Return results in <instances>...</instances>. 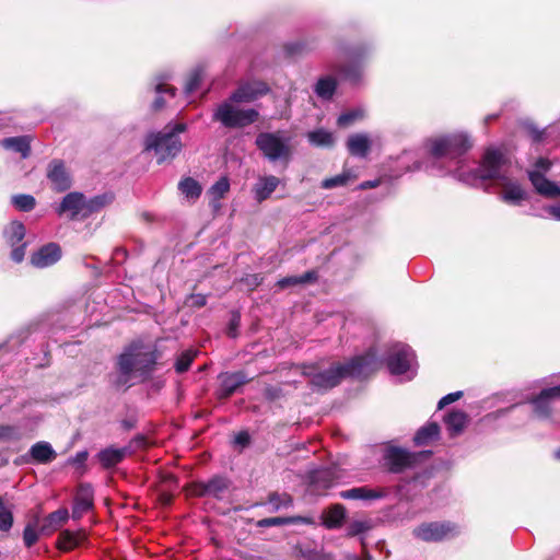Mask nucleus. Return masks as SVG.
Masks as SVG:
<instances>
[{
  "instance_id": "obj_47",
  "label": "nucleus",
  "mask_w": 560,
  "mask_h": 560,
  "mask_svg": "<svg viewBox=\"0 0 560 560\" xmlns=\"http://www.w3.org/2000/svg\"><path fill=\"white\" fill-rule=\"evenodd\" d=\"M350 177H351L350 172L345 171L339 175H336V176H332L329 178H325L322 182L320 186L324 189H331V188L339 187V186H346L349 183Z\"/></svg>"
},
{
  "instance_id": "obj_26",
  "label": "nucleus",
  "mask_w": 560,
  "mask_h": 560,
  "mask_svg": "<svg viewBox=\"0 0 560 560\" xmlns=\"http://www.w3.org/2000/svg\"><path fill=\"white\" fill-rule=\"evenodd\" d=\"M31 462L36 464H48L56 459L57 453L48 442H37L28 451Z\"/></svg>"
},
{
  "instance_id": "obj_3",
  "label": "nucleus",
  "mask_w": 560,
  "mask_h": 560,
  "mask_svg": "<svg viewBox=\"0 0 560 560\" xmlns=\"http://www.w3.org/2000/svg\"><path fill=\"white\" fill-rule=\"evenodd\" d=\"M184 122L167 124L161 131L150 132L144 139V151H154L158 164L175 159L183 149L179 133L185 132Z\"/></svg>"
},
{
  "instance_id": "obj_24",
  "label": "nucleus",
  "mask_w": 560,
  "mask_h": 560,
  "mask_svg": "<svg viewBox=\"0 0 560 560\" xmlns=\"http://www.w3.org/2000/svg\"><path fill=\"white\" fill-rule=\"evenodd\" d=\"M279 184L280 179L275 175L259 177L258 182L253 187L255 200L259 203L267 200Z\"/></svg>"
},
{
  "instance_id": "obj_29",
  "label": "nucleus",
  "mask_w": 560,
  "mask_h": 560,
  "mask_svg": "<svg viewBox=\"0 0 560 560\" xmlns=\"http://www.w3.org/2000/svg\"><path fill=\"white\" fill-rule=\"evenodd\" d=\"M441 429L438 422H428L419 428L413 436L416 446H424L440 438Z\"/></svg>"
},
{
  "instance_id": "obj_7",
  "label": "nucleus",
  "mask_w": 560,
  "mask_h": 560,
  "mask_svg": "<svg viewBox=\"0 0 560 560\" xmlns=\"http://www.w3.org/2000/svg\"><path fill=\"white\" fill-rule=\"evenodd\" d=\"M341 364L346 378L352 377L358 380H365L370 377L382 366V362L377 358V353L374 348H370L363 354L355 355Z\"/></svg>"
},
{
  "instance_id": "obj_11",
  "label": "nucleus",
  "mask_w": 560,
  "mask_h": 560,
  "mask_svg": "<svg viewBox=\"0 0 560 560\" xmlns=\"http://www.w3.org/2000/svg\"><path fill=\"white\" fill-rule=\"evenodd\" d=\"M59 217L67 215L70 221H84L88 219L85 195L80 191L68 192L56 208Z\"/></svg>"
},
{
  "instance_id": "obj_27",
  "label": "nucleus",
  "mask_w": 560,
  "mask_h": 560,
  "mask_svg": "<svg viewBox=\"0 0 560 560\" xmlns=\"http://www.w3.org/2000/svg\"><path fill=\"white\" fill-rule=\"evenodd\" d=\"M291 524H306V525H314L315 521L313 517L310 516H276V517H266L259 520L256 525L257 527H271V526H283V525H291Z\"/></svg>"
},
{
  "instance_id": "obj_41",
  "label": "nucleus",
  "mask_w": 560,
  "mask_h": 560,
  "mask_svg": "<svg viewBox=\"0 0 560 560\" xmlns=\"http://www.w3.org/2000/svg\"><path fill=\"white\" fill-rule=\"evenodd\" d=\"M229 190L230 179L228 176H222L208 189V194L218 202L220 199L224 198Z\"/></svg>"
},
{
  "instance_id": "obj_40",
  "label": "nucleus",
  "mask_w": 560,
  "mask_h": 560,
  "mask_svg": "<svg viewBox=\"0 0 560 560\" xmlns=\"http://www.w3.org/2000/svg\"><path fill=\"white\" fill-rule=\"evenodd\" d=\"M26 234L25 226L20 221H13L9 225V230L7 232V240L11 247L16 246L18 244H22Z\"/></svg>"
},
{
  "instance_id": "obj_30",
  "label": "nucleus",
  "mask_w": 560,
  "mask_h": 560,
  "mask_svg": "<svg viewBox=\"0 0 560 560\" xmlns=\"http://www.w3.org/2000/svg\"><path fill=\"white\" fill-rule=\"evenodd\" d=\"M86 539L85 533L82 530L71 532L69 529L62 530L57 539V548L62 551H70Z\"/></svg>"
},
{
  "instance_id": "obj_10",
  "label": "nucleus",
  "mask_w": 560,
  "mask_h": 560,
  "mask_svg": "<svg viewBox=\"0 0 560 560\" xmlns=\"http://www.w3.org/2000/svg\"><path fill=\"white\" fill-rule=\"evenodd\" d=\"M506 162L505 155L500 150L489 148L485 151L476 174L483 180L501 179L503 178L501 176V168Z\"/></svg>"
},
{
  "instance_id": "obj_20",
  "label": "nucleus",
  "mask_w": 560,
  "mask_h": 560,
  "mask_svg": "<svg viewBox=\"0 0 560 560\" xmlns=\"http://www.w3.org/2000/svg\"><path fill=\"white\" fill-rule=\"evenodd\" d=\"M131 453L132 451H129V447L116 448L108 446L101 450L96 457L104 469H110L120 464Z\"/></svg>"
},
{
  "instance_id": "obj_49",
  "label": "nucleus",
  "mask_w": 560,
  "mask_h": 560,
  "mask_svg": "<svg viewBox=\"0 0 560 560\" xmlns=\"http://www.w3.org/2000/svg\"><path fill=\"white\" fill-rule=\"evenodd\" d=\"M372 526L369 521H353L349 524L347 533L348 536L354 537L370 530Z\"/></svg>"
},
{
  "instance_id": "obj_48",
  "label": "nucleus",
  "mask_w": 560,
  "mask_h": 560,
  "mask_svg": "<svg viewBox=\"0 0 560 560\" xmlns=\"http://www.w3.org/2000/svg\"><path fill=\"white\" fill-rule=\"evenodd\" d=\"M283 49L289 57L302 56L310 51L307 44L304 42L289 43L283 46Z\"/></svg>"
},
{
  "instance_id": "obj_17",
  "label": "nucleus",
  "mask_w": 560,
  "mask_h": 560,
  "mask_svg": "<svg viewBox=\"0 0 560 560\" xmlns=\"http://www.w3.org/2000/svg\"><path fill=\"white\" fill-rule=\"evenodd\" d=\"M560 398V385L545 388L537 396L530 399L534 413L540 419H547L551 416V400Z\"/></svg>"
},
{
  "instance_id": "obj_56",
  "label": "nucleus",
  "mask_w": 560,
  "mask_h": 560,
  "mask_svg": "<svg viewBox=\"0 0 560 560\" xmlns=\"http://www.w3.org/2000/svg\"><path fill=\"white\" fill-rule=\"evenodd\" d=\"M186 304L194 308H201L207 304V296L200 293H192L187 298Z\"/></svg>"
},
{
  "instance_id": "obj_53",
  "label": "nucleus",
  "mask_w": 560,
  "mask_h": 560,
  "mask_svg": "<svg viewBox=\"0 0 560 560\" xmlns=\"http://www.w3.org/2000/svg\"><path fill=\"white\" fill-rule=\"evenodd\" d=\"M38 540V533L32 524H27L23 530V541L27 548L34 546Z\"/></svg>"
},
{
  "instance_id": "obj_12",
  "label": "nucleus",
  "mask_w": 560,
  "mask_h": 560,
  "mask_svg": "<svg viewBox=\"0 0 560 560\" xmlns=\"http://www.w3.org/2000/svg\"><path fill=\"white\" fill-rule=\"evenodd\" d=\"M413 352L408 345H394L386 357V366L393 375H402L410 369Z\"/></svg>"
},
{
  "instance_id": "obj_33",
  "label": "nucleus",
  "mask_w": 560,
  "mask_h": 560,
  "mask_svg": "<svg viewBox=\"0 0 560 560\" xmlns=\"http://www.w3.org/2000/svg\"><path fill=\"white\" fill-rule=\"evenodd\" d=\"M347 149L351 155L366 156L371 149V142L368 136L355 133L348 138Z\"/></svg>"
},
{
  "instance_id": "obj_63",
  "label": "nucleus",
  "mask_w": 560,
  "mask_h": 560,
  "mask_svg": "<svg viewBox=\"0 0 560 560\" xmlns=\"http://www.w3.org/2000/svg\"><path fill=\"white\" fill-rule=\"evenodd\" d=\"M89 457L88 451H81L75 454L74 457L69 459V463L78 467H84V464Z\"/></svg>"
},
{
  "instance_id": "obj_34",
  "label": "nucleus",
  "mask_w": 560,
  "mask_h": 560,
  "mask_svg": "<svg viewBox=\"0 0 560 560\" xmlns=\"http://www.w3.org/2000/svg\"><path fill=\"white\" fill-rule=\"evenodd\" d=\"M526 191L516 183L505 184L501 194V200L513 206L521 205V202L526 200Z\"/></svg>"
},
{
  "instance_id": "obj_8",
  "label": "nucleus",
  "mask_w": 560,
  "mask_h": 560,
  "mask_svg": "<svg viewBox=\"0 0 560 560\" xmlns=\"http://www.w3.org/2000/svg\"><path fill=\"white\" fill-rule=\"evenodd\" d=\"M342 56L346 59L353 60L352 63H336L332 69L345 80L358 82L361 78V61L368 55V47L359 45L357 47H341Z\"/></svg>"
},
{
  "instance_id": "obj_61",
  "label": "nucleus",
  "mask_w": 560,
  "mask_h": 560,
  "mask_svg": "<svg viewBox=\"0 0 560 560\" xmlns=\"http://www.w3.org/2000/svg\"><path fill=\"white\" fill-rule=\"evenodd\" d=\"M299 277L300 284L314 283L318 280V272L316 270H307Z\"/></svg>"
},
{
  "instance_id": "obj_52",
  "label": "nucleus",
  "mask_w": 560,
  "mask_h": 560,
  "mask_svg": "<svg viewBox=\"0 0 560 560\" xmlns=\"http://www.w3.org/2000/svg\"><path fill=\"white\" fill-rule=\"evenodd\" d=\"M21 439L19 429L14 425H0V440L18 441Z\"/></svg>"
},
{
  "instance_id": "obj_45",
  "label": "nucleus",
  "mask_w": 560,
  "mask_h": 560,
  "mask_svg": "<svg viewBox=\"0 0 560 560\" xmlns=\"http://www.w3.org/2000/svg\"><path fill=\"white\" fill-rule=\"evenodd\" d=\"M203 79V69L197 67L192 69L187 75L184 90L187 94L195 92Z\"/></svg>"
},
{
  "instance_id": "obj_19",
  "label": "nucleus",
  "mask_w": 560,
  "mask_h": 560,
  "mask_svg": "<svg viewBox=\"0 0 560 560\" xmlns=\"http://www.w3.org/2000/svg\"><path fill=\"white\" fill-rule=\"evenodd\" d=\"M347 516V510L341 503L330 504L322 513V525L327 529L340 528Z\"/></svg>"
},
{
  "instance_id": "obj_32",
  "label": "nucleus",
  "mask_w": 560,
  "mask_h": 560,
  "mask_svg": "<svg viewBox=\"0 0 560 560\" xmlns=\"http://www.w3.org/2000/svg\"><path fill=\"white\" fill-rule=\"evenodd\" d=\"M115 200V194L113 191H106L96 195L90 199L85 197L86 215H91L101 212L106 207L110 206Z\"/></svg>"
},
{
  "instance_id": "obj_44",
  "label": "nucleus",
  "mask_w": 560,
  "mask_h": 560,
  "mask_svg": "<svg viewBox=\"0 0 560 560\" xmlns=\"http://www.w3.org/2000/svg\"><path fill=\"white\" fill-rule=\"evenodd\" d=\"M12 205L20 211L30 212L36 206V200L32 195L20 194L14 195L11 199Z\"/></svg>"
},
{
  "instance_id": "obj_57",
  "label": "nucleus",
  "mask_w": 560,
  "mask_h": 560,
  "mask_svg": "<svg viewBox=\"0 0 560 560\" xmlns=\"http://www.w3.org/2000/svg\"><path fill=\"white\" fill-rule=\"evenodd\" d=\"M464 393L462 390L450 393L442 397L438 402V409L441 410L450 404H453L463 397Z\"/></svg>"
},
{
  "instance_id": "obj_59",
  "label": "nucleus",
  "mask_w": 560,
  "mask_h": 560,
  "mask_svg": "<svg viewBox=\"0 0 560 560\" xmlns=\"http://www.w3.org/2000/svg\"><path fill=\"white\" fill-rule=\"evenodd\" d=\"M129 450L135 447L136 450H145L149 447L148 438L144 434H137L133 436L127 446Z\"/></svg>"
},
{
  "instance_id": "obj_18",
  "label": "nucleus",
  "mask_w": 560,
  "mask_h": 560,
  "mask_svg": "<svg viewBox=\"0 0 560 560\" xmlns=\"http://www.w3.org/2000/svg\"><path fill=\"white\" fill-rule=\"evenodd\" d=\"M61 258V247L59 244L50 242L33 253L30 262L35 268H46L56 264Z\"/></svg>"
},
{
  "instance_id": "obj_9",
  "label": "nucleus",
  "mask_w": 560,
  "mask_h": 560,
  "mask_svg": "<svg viewBox=\"0 0 560 560\" xmlns=\"http://www.w3.org/2000/svg\"><path fill=\"white\" fill-rule=\"evenodd\" d=\"M412 534L425 542L442 541L459 534L458 526L450 521L429 522L417 526Z\"/></svg>"
},
{
  "instance_id": "obj_14",
  "label": "nucleus",
  "mask_w": 560,
  "mask_h": 560,
  "mask_svg": "<svg viewBox=\"0 0 560 560\" xmlns=\"http://www.w3.org/2000/svg\"><path fill=\"white\" fill-rule=\"evenodd\" d=\"M346 378L342 364L334 363L325 371H318L313 378V388L318 392H326L338 386Z\"/></svg>"
},
{
  "instance_id": "obj_58",
  "label": "nucleus",
  "mask_w": 560,
  "mask_h": 560,
  "mask_svg": "<svg viewBox=\"0 0 560 560\" xmlns=\"http://www.w3.org/2000/svg\"><path fill=\"white\" fill-rule=\"evenodd\" d=\"M241 325V315L237 312L232 313V317L229 322L228 336L235 338L237 336V329Z\"/></svg>"
},
{
  "instance_id": "obj_50",
  "label": "nucleus",
  "mask_w": 560,
  "mask_h": 560,
  "mask_svg": "<svg viewBox=\"0 0 560 560\" xmlns=\"http://www.w3.org/2000/svg\"><path fill=\"white\" fill-rule=\"evenodd\" d=\"M362 116L363 114L360 110H350L342 113L337 119V125L341 128H347Z\"/></svg>"
},
{
  "instance_id": "obj_23",
  "label": "nucleus",
  "mask_w": 560,
  "mask_h": 560,
  "mask_svg": "<svg viewBox=\"0 0 560 560\" xmlns=\"http://www.w3.org/2000/svg\"><path fill=\"white\" fill-rule=\"evenodd\" d=\"M69 520V512L66 508L58 509L48 514L42 522L39 532L43 535H51L61 528Z\"/></svg>"
},
{
  "instance_id": "obj_6",
  "label": "nucleus",
  "mask_w": 560,
  "mask_h": 560,
  "mask_svg": "<svg viewBox=\"0 0 560 560\" xmlns=\"http://www.w3.org/2000/svg\"><path fill=\"white\" fill-rule=\"evenodd\" d=\"M289 140L290 139H283L280 136V131L260 132L255 139V145L268 161H283L288 164L292 158V149L289 144Z\"/></svg>"
},
{
  "instance_id": "obj_2",
  "label": "nucleus",
  "mask_w": 560,
  "mask_h": 560,
  "mask_svg": "<svg viewBox=\"0 0 560 560\" xmlns=\"http://www.w3.org/2000/svg\"><path fill=\"white\" fill-rule=\"evenodd\" d=\"M162 352L155 347L143 345L141 341H133L129 347L118 355L116 366L118 371L125 374H137L142 382L151 380L158 365Z\"/></svg>"
},
{
  "instance_id": "obj_35",
  "label": "nucleus",
  "mask_w": 560,
  "mask_h": 560,
  "mask_svg": "<svg viewBox=\"0 0 560 560\" xmlns=\"http://www.w3.org/2000/svg\"><path fill=\"white\" fill-rule=\"evenodd\" d=\"M230 486L231 480L229 478L221 475H214L208 480V495H211L217 500H221Z\"/></svg>"
},
{
  "instance_id": "obj_22",
  "label": "nucleus",
  "mask_w": 560,
  "mask_h": 560,
  "mask_svg": "<svg viewBox=\"0 0 560 560\" xmlns=\"http://www.w3.org/2000/svg\"><path fill=\"white\" fill-rule=\"evenodd\" d=\"M528 177L538 194L545 197L555 198L560 195V187L546 178L539 171H532Z\"/></svg>"
},
{
  "instance_id": "obj_60",
  "label": "nucleus",
  "mask_w": 560,
  "mask_h": 560,
  "mask_svg": "<svg viewBox=\"0 0 560 560\" xmlns=\"http://www.w3.org/2000/svg\"><path fill=\"white\" fill-rule=\"evenodd\" d=\"M26 246H27L26 243H22V244H18L16 246L12 247L13 249L11 252V259L14 262L20 264L23 261L24 256H25Z\"/></svg>"
},
{
  "instance_id": "obj_36",
  "label": "nucleus",
  "mask_w": 560,
  "mask_h": 560,
  "mask_svg": "<svg viewBox=\"0 0 560 560\" xmlns=\"http://www.w3.org/2000/svg\"><path fill=\"white\" fill-rule=\"evenodd\" d=\"M178 189L188 199H198L202 192V187L195 178L187 176L178 183Z\"/></svg>"
},
{
  "instance_id": "obj_31",
  "label": "nucleus",
  "mask_w": 560,
  "mask_h": 560,
  "mask_svg": "<svg viewBox=\"0 0 560 560\" xmlns=\"http://www.w3.org/2000/svg\"><path fill=\"white\" fill-rule=\"evenodd\" d=\"M31 137L18 136L4 138L1 145L7 150H12L21 154L22 159H27L31 155Z\"/></svg>"
},
{
  "instance_id": "obj_39",
  "label": "nucleus",
  "mask_w": 560,
  "mask_h": 560,
  "mask_svg": "<svg viewBox=\"0 0 560 560\" xmlns=\"http://www.w3.org/2000/svg\"><path fill=\"white\" fill-rule=\"evenodd\" d=\"M154 91L159 95L155 97L151 105L153 112H160L165 107L166 102L162 94L166 93L170 95V97H175L176 95V88L165 83L156 84Z\"/></svg>"
},
{
  "instance_id": "obj_25",
  "label": "nucleus",
  "mask_w": 560,
  "mask_h": 560,
  "mask_svg": "<svg viewBox=\"0 0 560 560\" xmlns=\"http://www.w3.org/2000/svg\"><path fill=\"white\" fill-rule=\"evenodd\" d=\"M339 497L343 500H377L385 497V491L363 486L340 491Z\"/></svg>"
},
{
  "instance_id": "obj_15",
  "label": "nucleus",
  "mask_w": 560,
  "mask_h": 560,
  "mask_svg": "<svg viewBox=\"0 0 560 560\" xmlns=\"http://www.w3.org/2000/svg\"><path fill=\"white\" fill-rule=\"evenodd\" d=\"M47 178L57 192H63L72 186V178L62 160L55 159L48 164Z\"/></svg>"
},
{
  "instance_id": "obj_43",
  "label": "nucleus",
  "mask_w": 560,
  "mask_h": 560,
  "mask_svg": "<svg viewBox=\"0 0 560 560\" xmlns=\"http://www.w3.org/2000/svg\"><path fill=\"white\" fill-rule=\"evenodd\" d=\"M14 523L13 512L0 497V532L8 533Z\"/></svg>"
},
{
  "instance_id": "obj_16",
  "label": "nucleus",
  "mask_w": 560,
  "mask_h": 560,
  "mask_svg": "<svg viewBox=\"0 0 560 560\" xmlns=\"http://www.w3.org/2000/svg\"><path fill=\"white\" fill-rule=\"evenodd\" d=\"M94 508V491L90 483H80L73 499L72 518L80 520Z\"/></svg>"
},
{
  "instance_id": "obj_55",
  "label": "nucleus",
  "mask_w": 560,
  "mask_h": 560,
  "mask_svg": "<svg viewBox=\"0 0 560 560\" xmlns=\"http://www.w3.org/2000/svg\"><path fill=\"white\" fill-rule=\"evenodd\" d=\"M524 129L533 142L539 143L544 139L545 131L537 128L533 122H526Z\"/></svg>"
},
{
  "instance_id": "obj_64",
  "label": "nucleus",
  "mask_w": 560,
  "mask_h": 560,
  "mask_svg": "<svg viewBox=\"0 0 560 560\" xmlns=\"http://www.w3.org/2000/svg\"><path fill=\"white\" fill-rule=\"evenodd\" d=\"M234 443L247 447L250 444V435L247 431H241L235 435Z\"/></svg>"
},
{
  "instance_id": "obj_13",
  "label": "nucleus",
  "mask_w": 560,
  "mask_h": 560,
  "mask_svg": "<svg viewBox=\"0 0 560 560\" xmlns=\"http://www.w3.org/2000/svg\"><path fill=\"white\" fill-rule=\"evenodd\" d=\"M220 385L215 390L219 400H225L236 393L242 386L248 384L254 377H248L243 370L224 372L219 375Z\"/></svg>"
},
{
  "instance_id": "obj_38",
  "label": "nucleus",
  "mask_w": 560,
  "mask_h": 560,
  "mask_svg": "<svg viewBox=\"0 0 560 560\" xmlns=\"http://www.w3.org/2000/svg\"><path fill=\"white\" fill-rule=\"evenodd\" d=\"M307 139L315 147L331 148L335 143L332 133L325 129H316L308 132Z\"/></svg>"
},
{
  "instance_id": "obj_46",
  "label": "nucleus",
  "mask_w": 560,
  "mask_h": 560,
  "mask_svg": "<svg viewBox=\"0 0 560 560\" xmlns=\"http://www.w3.org/2000/svg\"><path fill=\"white\" fill-rule=\"evenodd\" d=\"M268 502L272 504L275 511L282 506L290 508L293 505V499L288 493L270 492L268 494Z\"/></svg>"
},
{
  "instance_id": "obj_51",
  "label": "nucleus",
  "mask_w": 560,
  "mask_h": 560,
  "mask_svg": "<svg viewBox=\"0 0 560 560\" xmlns=\"http://www.w3.org/2000/svg\"><path fill=\"white\" fill-rule=\"evenodd\" d=\"M187 491L192 497H206L208 495V481H194L188 485Z\"/></svg>"
},
{
  "instance_id": "obj_62",
  "label": "nucleus",
  "mask_w": 560,
  "mask_h": 560,
  "mask_svg": "<svg viewBox=\"0 0 560 560\" xmlns=\"http://www.w3.org/2000/svg\"><path fill=\"white\" fill-rule=\"evenodd\" d=\"M138 418L136 415H131L120 421V427L124 431L129 432L137 427Z\"/></svg>"
},
{
  "instance_id": "obj_4",
  "label": "nucleus",
  "mask_w": 560,
  "mask_h": 560,
  "mask_svg": "<svg viewBox=\"0 0 560 560\" xmlns=\"http://www.w3.org/2000/svg\"><path fill=\"white\" fill-rule=\"evenodd\" d=\"M474 145L466 132H453L431 138L427 141L429 154L434 159H456L466 154Z\"/></svg>"
},
{
  "instance_id": "obj_21",
  "label": "nucleus",
  "mask_w": 560,
  "mask_h": 560,
  "mask_svg": "<svg viewBox=\"0 0 560 560\" xmlns=\"http://www.w3.org/2000/svg\"><path fill=\"white\" fill-rule=\"evenodd\" d=\"M341 471L336 467L323 468L312 471L310 474V481L313 486L320 489H329L341 478Z\"/></svg>"
},
{
  "instance_id": "obj_42",
  "label": "nucleus",
  "mask_w": 560,
  "mask_h": 560,
  "mask_svg": "<svg viewBox=\"0 0 560 560\" xmlns=\"http://www.w3.org/2000/svg\"><path fill=\"white\" fill-rule=\"evenodd\" d=\"M196 355H197V351H195V350L189 349V350L183 351L178 355V358L176 359L175 364H174V369H175L176 373L183 374V373L187 372L190 369Z\"/></svg>"
},
{
  "instance_id": "obj_54",
  "label": "nucleus",
  "mask_w": 560,
  "mask_h": 560,
  "mask_svg": "<svg viewBox=\"0 0 560 560\" xmlns=\"http://www.w3.org/2000/svg\"><path fill=\"white\" fill-rule=\"evenodd\" d=\"M266 400L272 402L284 397V392L280 386L267 385L264 389Z\"/></svg>"
},
{
  "instance_id": "obj_1",
  "label": "nucleus",
  "mask_w": 560,
  "mask_h": 560,
  "mask_svg": "<svg viewBox=\"0 0 560 560\" xmlns=\"http://www.w3.org/2000/svg\"><path fill=\"white\" fill-rule=\"evenodd\" d=\"M269 93L270 86L265 81L254 80L241 83L231 93L228 101L215 108L212 120L221 122L229 129L245 128L258 121L259 112L255 108H238L234 104L252 103Z\"/></svg>"
},
{
  "instance_id": "obj_37",
  "label": "nucleus",
  "mask_w": 560,
  "mask_h": 560,
  "mask_svg": "<svg viewBox=\"0 0 560 560\" xmlns=\"http://www.w3.org/2000/svg\"><path fill=\"white\" fill-rule=\"evenodd\" d=\"M337 89V81L332 77L320 78L315 86V93L323 100H330Z\"/></svg>"
},
{
  "instance_id": "obj_5",
  "label": "nucleus",
  "mask_w": 560,
  "mask_h": 560,
  "mask_svg": "<svg viewBox=\"0 0 560 560\" xmlns=\"http://www.w3.org/2000/svg\"><path fill=\"white\" fill-rule=\"evenodd\" d=\"M432 454V451L410 452L399 446H389L385 452L384 460L389 472L401 474L428 460Z\"/></svg>"
},
{
  "instance_id": "obj_28",
  "label": "nucleus",
  "mask_w": 560,
  "mask_h": 560,
  "mask_svg": "<svg viewBox=\"0 0 560 560\" xmlns=\"http://www.w3.org/2000/svg\"><path fill=\"white\" fill-rule=\"evenodd\" d=\"M468 421V415L462 410H451L444 417V422L451 436H457L463 433Z\"/></svg>"
}]
</instances>
